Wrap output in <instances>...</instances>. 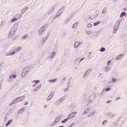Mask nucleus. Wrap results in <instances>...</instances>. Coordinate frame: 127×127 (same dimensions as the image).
Returning <instances> with one entry per match:
<instances>
[{
  "label": "nucleus",
  "instance_id": "obj_1",
  "mask_svg": "<svg viewBox=\"0 0 127 127\" xmlns=\"http://www.w3.org/2000/svg\"><path fill=\"white\" fill-rule=\"evenodd\" d=\"M120 24H121V20H118L114 27V34H116L118 32V29H120Z\"/></svg>",
  "mask_w": 127,
  "mask_h": 127
},
{
  "label": "nucleus",
  "instance_id": "obj_2",
  "mask_svg": "<svg viewBox=\"0 0 127 127\" xmlns=\"http://www.w3.org/2000/svg\"><path fill=\"white\" fill-rule=\"evenodd\" d=\"M57 4H55L53 5L48 10V14H51L53 11H54V10L55 9V7L57 6Z\"/></svg>",
  "mask_w": 127,
  "mask_h": 127
},
{
  "label": "nucleus",
  "instance_id": "obj_3",
  "mask_svg": "<svg viewBox=\"0 0 127 127\" xmlns=\"http://www.w3.org/2000/svg\"><path fill=\"white\" fill-rule=\"evenodd\" d=\"M92 70L93 69H92V68L87 69V71L85 72L83 78H86V77H87V76H88L89 74L91 73V72H92Z\"/></svg>",
  "mask_w": 127,
  "mask_h": 127
},
{
  "label": "nucleus",
  "instance_id": "obj_4",
  "mask_svg": "<svg viewBox=\"0 0 127 127\" xmlns=\"http://www.w3.org/2000/svg\"><path fill=\"white\" fill-rule=\"evenodd\" d=\"M56 55V52H53L52 53H50L49 54V56L48 57V58H51V59H53Z\"/></svg>",
  "mask_w": 127,
  "mask_h": 127
},
{
  "label": "nucleus",
  "instance_id": "obj_5",
  "mask_svg": "<svg viewBox=\"0 0 127 127\" xmlns=\"http://www.w3.org/2000/svg\"><path fill=\"white\" fill-rule=\"evenodd\" d=\"M31 69V67L30 66H27L24 68L23 71L24 72H25V73H27L29 72H30Z\"/></svg>",
  "mask_w": 127,
  "mask_h": 127
},
{
  "label": "nucleus",
  "instance_id": "obj_6",
  "mask_svg": "<svg viewBox=\"0 0 127 127\" xmlns=\"http://www.w3.org/2000/svg\"><path fill=\"white\" fill-rule=\"evenodd\" d=\"M65 10V6H63L58 11V13H63Z\"/></svg>",
  "mask_w": 127,
  "mask_h": 127
},
{
  "label": "nucleus",
  "instance_id": "obj_7",
  "mask_svg": "<svg viewBox=\"0 0 127 127\" xmlns=\"http://www.w3.org/2000/svg\"><path fill=\"white\" fill-rule=\"evenodd\" d=\"M22 49V47H15L14 49V51L15 52H16V53H17V52H19V51H20V50H21Z\"/></svg>",
  "mask_w": 127,
  "mask_h": 127
},
{
  "label": "nucleus",
  "instance_id": "obj_8",
  "mask_svg": "<svg viewBox=\"0 0 127 127\" xmlns=\"http://www.w3.org/2000/svg\"><path fill=\"white\" fill-rule=\"evenodd\" d=\"M49 25V23H46L45 25H43L41 27V29H43V30H44V31H45V30H46L47 29V27H48V26Z\"/></svg>",
  "mask_w": 127,
  "mask_h": 127
},
{
  "label": "nucleus",
  "instance_id": "obj_9",
  "mask_svg": "<svg viewBox=\"0 0 127 127\" xmlns=\"http://www.w3.org/2000/svg\"><path fill=\"white\" fill-rule=\"evenodd\" d=\"M20 97H18L15 99H14V100H13V101L15 104H17V103H19V102H20Z\"/></svg>",
  "mask_w": 127,
  "mask_h": 127
},
{
  "label": "nucleus",
  "instance_id": "obj_10",
  "mask_svg": "<svg viewBox=\"0 0 127 127\" xmlns=\"http://www.w3.org/2000/svg\"><path fill=\"white\" fill-rule=\"evenodd\" d=\"M81 43L80 42H76L74 43V47L75 48H78L80 45H81Z\"/></svg>",
  "mask_w": 127,
  "mask_h": 127
},
{
  "label": "nucleus",
  "instance_id": "obj_11",
  "mask_svg": "<svg viewBox=\"0 0 127 127\" xmlns=\"http://www.w3.org/2000/svg\"><path fill=\"white\" fill-rule=\"evenodd\" d=\"M95 114H96V111L90 112L89 114H88L87 118H91V117H93V116H94Z\"/></svg>",
  "mask_w": 127,
  "mask_h": 127
},
{
  "label": "nucleus",
  "instance_id": "obj_12",
  "mask_svg": "<svg viewBox=\"0 0 127 127\" xmlns=\"http://www.w3.org/2000/svg\"><path fill=\"white\" fill-rule=\"evenodd\" d=\"M90 110H91V109H90V108H87V109H86L84 111V112H83V113H82V116H85V115H86V114H88V113L90 112Z\"/></svg>",
  "mask_w": 127,
  "mask_h": 127
},
{
  "label": "nucleus",
  "instance_id": "obj_13",
  "mask_svg": "<svg viewBox=\"0 0 127 127\" xmlns=\"http://www.w3.org/2000/svg\"><path fill=\"white\" fill-rule=\"evenodd\" d=\"M15 31H16V30L15 29L14 30H11L9 34L10 36H12V35H14V33H15Z\"/></svg>",
  "mask_w": 127,
  "mask_h": 127
},
{
  "label": "nucleus",
  "instance_id": "obj_14",
  "mask_svg": "<svg viewBox=\"0 0 127 127\" xmlns=\"http://www.w3.org/2000/svg\"><path fill=\"white\" fill-rule=\"evenodd\" d=\"M124 55H125L124 54H122L120 55H118L117 57V60H120V59H122V58L124 57Z\"/></svg>",
  "mask_w": 127,
  "mask_h": 127
},
{
  "label": "nucleus",
  "instance_id": "obj_15",
  "mask_svg": "<svg viewBox=\"0 0 127 127\" xmlns=\"http://www.w3.org/2000/svg\"><path fill=\"white\" fill-rule=\"evenodd\" d=\"M43 32H44L43 29H42L41 28L39 31H38V35H42Z\"/></svg>",
  "mask_w": 127,
  "mask_h": 127
},
{
  "label": "nucleus",
  "instance_id": "obj_16",
  "mask_svg": "<svg viewBox=\"0 0 127 127\" xmlns=\"http://www.w3.org/2000/svg\"><path fill=\"white\" fill-rule=\"evenodd\" d=\"M24 111H25V108H23L21 109L18 111V114L21 115V114H22V113H23V112H24Z\"/></svg>",
  "mask_w": 127,
  "mask_h": 127
},
{
  "label": "nucleus",
  "instance_id": "obj_17",
  "mask_svg": "<svg viewBox=\"0 0 127 127\" xmlns=\"http://www.w3.org/2000/svg\"><path fill=\"white\" fill-rule=\"evenodd\" d=\"M111 70V68H110L109 66H106L105 68H104V71L105 72H108L109 71H110Z\"/></svg>",
  "mask_w": 127,
  "mask_h": 127
},
{
  "label": "nucleus",
  "instance_id": "obj_18",
  "mask_svg": "<svg viewBox=\"0 0 127 127\" xmlns=\"http://www.w3.org/2000/svg\"><path fill=\"white\" fill-rule=\"evenodd\" d=\"M70 108H71V109H73L74 110L76 109V108H77V105H76L75 103H73L71 105Z\"/></svg>",
  "mask_w": 127,
  "mask_h": 127
},
{
  "label": "nucleus",
  "instance_id": "obj_19",
  "mask_svg": "<svg viewBox=\"0 0 127 127\" xmlns=\"http://www.w3.org/2000/svg\"><path fill=\"white\" fill-rule=\"evenodd\" d=\"M57 81V78H55V79H50L48 80V82H51V83H54L55 82H56Z\"/></svg>",
  "mask_w": 127,
  "mask_h": 127
},
{
  "label": "nucleus",
  "instance_id": "obj_20",
  "mask_svg": "<svg viewBox=\"0 0 127 127\" xmlns=\"http://www.w3.org/2000/svg\"><path fill=\"white\" fill-rule=\"evenodd\" d=\"M12 119L8 121L7 123L6 124L5 126L6 127H8L10 125V123H12Z\"/></svg>",
  "mask_w": 127,
  "mask_h": 127
},
{
  "label": "nucleus",
  "instance_id": "obj_21",
  "mask_svg": "<svg viewBox=\"0 0 127 127\" xmlns=\"http://www.w3.org/2000/svg\"><path fill=\"white\" fill-rule=\"evenodd\" d=\"M61 101L60 100H58L55 102V104L56 106H58V105H60L61 104Z\"/></svg>",
  "mask_w": 127,
  "mask_h": 127
},
{
  "label": "nucleus",
  "instance_id": "obj_22",
  "mask_svg": "<svg viewBox=\"0 0 127 127\" xmlns=\"http://www.w3.org/2000/svg\"><path fill=\"white\" fill-rule=\"evenodd\" d=\"M126 14H127V13L126 12H123L120 15V18H123L124 15H126Z\"/></svg>",
  "mask_w": 127,
  "mask_h": 127
},
{
  "label": "nucleus",
  "instance_id": "obj_23",
  "mask_svg": "<svg viewBox=\"0 0 127 127\" xmlns=\"http://www.w3.org/2000/svg\"><path fill=\"white\" fill-rule=\"evenodd\" d=\"M95 34H96V32H91V35H93V36H90V37H92V38H96V36H95Z\"/></svg>",
  "mask_w": 127,
  "mask_h": 127
},
{
  "label": "nucleus",
  "instance_id": "obj_24",
  "mask_svg": "<svg viewBox=\"0 0 127 127\" xmlns=\"http://www.w3.org/2000/svg\"><path fill=\"white\" fill-rule=\"evenodd\" d=\"M69 120H70L69 118H67L65 119H64L63 121H62V123L63 124H64V123H66V122H67V121H69Z\"/></svg>",
  "mask_w": 127,
  "mask_h": 127
},
{
  "label": "nucleus",
  "instance_id": "obj_25",
  "mask_svg": "<svg viewBox=\"0 0 127 127\" xmlns=\"http://www.w3.org/2000/svg\"><path fill=\"white\" fill-rule=\"evenodd\" d=\"M20 102H22L25 99V96L23 95L21 97H20Z\"/></svg>",
  "mask_w": 127,
  "mask_h": 127
},
{
  "label": "nucleus",
  "instance_id": "obj_26",
  "mask_svg": "<svg viewBox=\"0 0 127 127\" xmlns=\"http://www.w3.org/2000/svg\"><path fill=\"white\" fill-rule=\"evenodd\" d=\"M4 24H5V20H2L1 21V23L0 24V25H1V26L4 25Z\"/></svg>",
  "mask_w": 127,
  "mask_h": 127
},
{
  "label": "nucleus",
  "instance_id": "obj_27",
  "mask_svg": "<svg viewBox=\"0 0 127 127\" xmlns=\"http://www.w3.org/2000/svg\"><path fill=\"white\" fill-rule=\"evenodd\" d=\"M52 98H53V97H52L50 95L48 97L47 99V102H49V101H50V100H51V99H52Z\"/></svg>",
  "mask_w": 127,
  "mask_h": 127
},
{
  "label": "nucleus",
  "instance_id": "obj_28",
  "mask_svg": "<svg viewBox=\"0 0 127 127\" xmlns=\"http://www.w3.org/2000/svg\"><path fill=\"white\" fill-rule=\"evenodd\" d=\"M102 12L103 14L107 13V8H106V7H104L103 8Z\"/></svg>",
  "mask_w": 127,
  "mask_h": 127
},
{
  "label": "nucleus",
  "instance_id": "obj_29",
  "mask_svg": "<svg viewBox=\"0 0 127 127\" xmlns=\"http://www.w3.org/2000/svg\"><path fill=\"white\" fill-rule=\"evenodd\" d=\"M100 52H105L106 51V49L104 47H102L100 50Z\"/></svg>",
  "mask_w": 127,
  "mask_h": 127
},
{
  "label": "nucleus",
  "instance_id": "obj_30",
  "mask_svg": "<svg viewBox=\"0 0 127 127\" xmlns=\"http://www.w3.org/2000/svg\"><path fill=\"white\" fill-rule=\"evenodd\" d=\"M61 119V117L59 116L55 121L57 122V123H58V122H59V121H60Z\"/></svg>",
  "mask_w": 127,
  "mask_h": 127
},
{
  "label": "nucleus",
  "instance_id": "obj_31",
  "mask_svg": "<svg viewBox=\"0 0 127 127\" xmlns=\"http://www.w3.org/2000/svg\"><path fill=\"white\" fill-rule=\"evenodd\" d=\"M108 123V121L107 120H104L103 122H102V126H106V124H107Z\"/></svg>",
  "mask_w": 127,
  "mask_h": 127
},
{
  "label": "nucleus",
  "instance_id": "obj_32",
  "mask_svg": "<svg viewBox=\"0 0 127 127\" xmlns=\"http://www.w3.org/2000/svg\"><path fill=\"white\" fill-rule=\"evenodd\" d=\"M26 10H27L26 7H25V8H24L22 10L21 13H24L26 11Z\"/></svg>",
  "mask_w": 127,
  "mask_h": 127
},
{
  "label": "nucleus",
  "instance_id": "obj_33",
  "mask_svg": "<svg viewBox=\"0 0 127 127\" xmlns=\"http://www.w3.org/2000/svg\"><path fill=\"white\" fill-rule=\"evenodd\" d=\"M42 85L41 84H39L36 88L38 89L39 90L41 88Z\"/></svg>",
  "mask_w": 127,
  "mask_h": 127
},
{
  "label": "nucleus",
  "instance_id": "obj_34",
  "mask_svg": "<svg viewBox=\"0 0 127 127\" xmlns=\"http://www.w3.org/2000/svg\"><path fill=\"white\" fill-rule=\"evenodd\" d=\"M57 124V122H56L55 120V121L51 124V127H53L54 126H55Z\"/></svg>",
  "mask_w": 127,
  "mask_h": 127
},
{
  "label": "nucleus",
  "instance_id": "obj_35",
  "mask_svg": "<svg viewBox=\"0 0 127 127\" xmlns=\"http://www.w3.org/2000/svg\"><path fill=\"white\" fill-rule=\"evenodd\" d=\"M105 93H106V92H105L104 89H103V90H102V91L100 93L101 96H103V95H105Z\"/></svg>",
  "mask_w": 127,
  "mask_h": 127
},
{
  "label": "nucleus",
  "instance_id": "obj_36",
  "mask_svg": "<svg viewBox=\"0 0 127 127\" xmlns=\"http://www.w3.org/2000/svg\"><path fill=\"white\" fill-rule=\"evenodd\" d=\"M26 74H27L26 72H23L22 73V77L23 78H25V76H26Z\"/></svg>",
  "mask_w": 127,
  "mask_h": 127
},
{
  "label": "nucleus",
  "instance_id": "obj_37",
  "mask_svg": "<svg viewBox=\"0 0 127 127\" xmlns=\"http://www.w3.org/2000/svg\"><path fill=\"white\" fill-rule=\"evenodd\" d=\"M101 22L100 21H98L97 22H95L94 23V26H97V25H98V24H100Z\"/></svg>",
  "mask_w": 127,
  "mask_h": 127
},
{
  "label": "nucleus",
  "instance_id": "obj_38",
  "mask_svg": "<svg viewBox=\"0 0 127 127\" xmlns=\"http://www.w3.org/2000/svg\"><path fill=\"white\" fill-rule=\"evenodd\" d=\"M61 14H62L60 13H58V12L56 14V17H59V16H60V15H61Z\"/></svg>",
  "mask_w": 127,
  "mask_h": 127
},
{
  "label": "nucleus",
  "instance_id": "obj_39",
  "mask_svg": "<svg viewBox=\"0 0 127 127\" xmlns=\"http://www.w3.org/2000/svg\"><path fill=\"white\" fill-rule=\"evenodd\" d=\"M92 26H93V25H92V24H91V23H89L87 25L88 28H91V27H92Z\"/></svg>",
  "mask_w": 127,
  "mask_h": 127
},
{
  "label": "nucleus",
  "instance_id": "obj_40",
  "mask_svg": "<svg viewBox=\"0 0 127 127\" xmlns=\"http://www.w3.org/2000/svg\"><path fill=\"white\" fill-rule=\"evenodd\" d=\"M77 27V23H75L73 25H72V28H76Z\"/></svg>",
  "mask_w": 127,
  "mask_h": 127
},
{
  "label": "nucleus",
  "instance_id": "obj_41",
  "mask_svg": "<svg viewBox=\"0 0 127 127\" xmlns=\"http://www.w3.org/2000/svg\"><path fill=\"white\" fill-rule=\"evenodd\" d=\"M109 91H111V87L107 88L105 89V92H109Z\"/></svg>",
  "mask_w": 127,
  "mask_h": 127
},
{
  "label": "nucleus",
  "instance_id": "obj_42",
  "mask_svg": "<svg viewBox=\"0 0 127 127\" xmlns=\"http://www.w3.org/2000/svg\"><path fill=\"white\" fill-rule=\"evenodd\" d=\"M17 20V18H14L11 20V22H14V21H16Z\"/></svg>",
  "mask_w": 127,
  "mask_h": 127
},
{
  "label": "nucleus",
  "instance_id": "obj_43",
  "mask_svg": "<svg viewBox=\"0 0 127 127\" xmlns=\"http://www.w3.org/2000/svg\"><path fill=\"white\" fill-rule=\"evenodd\" d=\"M74 116L76 115H77V112H73V113H71V114L69 115V117H71V115H74Z\"/></svg>",
  "mask_w": 127,
  "mask_h": 127
},
{
  "label": "nucleus",
  "instance_id": "obj_44",
  "mask_svg": "<svg viewBox=\"0 0 127 127\" xmlns=\"http://www.w3.org/2000/svg\"><path fill=\"white\" fill-rule=\"evenodd\" d=\"M68 91H69V88H66L64 90V93L68 92Z\"/></svg>",
  "mask_w": 127,
  "mask_h": 127
},
{
  "label": "nucleus",
  "instance_id": "obj_45",
  "mask_svg": "<svg viewBox=\"0 0 127 127\" xmlns=\"http://www.w3.org/2000/svg\"><path fill=\"white\" fill-rule=\"evenodd\" d=\"M65 100V96H63L61 99H60V101H61L62 102H63Z\"/></svg>",
  "mask_w": 127,
  "mask_h": 127
},
{
  "label": "nucleus",
  "instance_id": "obj_46",
  "mask_svg": "<svg viewBox=\"0 0 127 127\" xmlns=\"http://www.w3.org/2000/svg\"><path fill=\"white\" fill-rule=\"evenodd\" d=\"M14 102L13 101V100L12 101V102L9 104V106H12V105H14Z\"/></svg>",
  "mask_w": 127,
  "mask_h": 127
},
{
  "label": "nucleus",
  "instance_id": "obj_47",
  "mask_svg": "<svg viewBox=\"0 0 127 127\" xmlns=\"http://www.w3.org/2000/svg\"><path fill=\"white\" fill-rule=\"evenodd\" d=\"M86 34H87V35H90V34H92V33L90 31H87L86 32Z\"/></svg>",
  "mask_w": 127,
  "mask_h": 127
},
{
  "label": "nucleus",
  "instance_id": "obj_48",
  "mask_svg": "<svg viewBox=\"0 0 127 127\" xmlns=\"http://www.w3.org/2000/svg\"><path fill=\"white\" fill-rule=\"evenodd\" d=\"M16 54V52H11L10 53L11 56V55H14V54Z\"/></svg>",
  "mask_w": 127,
  "mask_h": 127
},
{
  "label": "nucleus",
  "instance_id": "obj_49",
  "mask_svg": "<svg viewBox=\"0 0 127 127\" xmlns=\"http://www.w3.org/2000/svg\"><path fill=\"white\" fill-rule=\"evenodd\" d=\"M75 116V115H71L70 117V115L68 116V117L70 119H72V118H74V116Z\"/></svg>",
  "mask_w": 127,
  "mask_h": 127
},
{
  "label": "nucleus",
  "instance_id": "obj_50",
  "mask_svg": "<svg viewBox=\"0 0 127 127\" xmlns=\"http://www.w3.org/2000/svg\"><path fill=\"white\" fill-rule=\"evenodd\" d=\"M22 39H23V40L26 39V35H24L22 37Z\"/></svg>",
  "mask_w": 127,
  "mask_h": 127
},
{
  "label": "nucleus",
  "instance_id": "obj_51",
  "mask_svg": "<svg viewBox=\"0 0 127 127\" xmlns=\"http://www.w3.org/2000/svg\"><path fill=\"white\" fill-rule=\"evenodd\" d=\"M112 81L113 82H117V81H118V80L115 78H113L112 79Z\"/></svg>",
  "mask_w": 127,
  "mask_h": 127
},
{
  "label": "nucleus",
  "instance_id": "obj_52",
  "mask_svg": "<svg viewBox=\"0 0 127 127\" xmlns=\"http://www.w3.org/2000/svg\"><path fill=\"white\" fill-rule=\"evenodd\" d=\"M52 97H54V92H52L50 94V95Z\"/></svg>",
  "mask_w": 127,
  "mask_h": 127
},
{
  "label": "nucleus",
  "instance_id": "obj_53",
  "mask_svg": "<svg viewBox=\"0 0 127 127\" xmlns=\"http://www.w3.org/2000/svg\"><path fill=\"white\" fill-rule=\"evenodd\" d=\"M84 59H85V58H81L79 61V63H81V62H82V61H83V60H84Z\"/></svg>",
  "mask_w": 127,
  "mask_h": 127
},
{
  "label": "nucleus",
  "instance_id": "obj_54",
  "mask_svg": "<svg viewBox=\"0 0 127 127\" xmlns=\"http://www.w3.org/2000/svg\"><path fill=\"white\" fill-rule=\"evenodd\" d=\"M12 78H13V79H15V78H16V75L14 74L12 75Z\"/></svg>",
  "mask_w": 127,
  "mask_h": 127
},
{
  "label": "nucleus",
  "instance_id": "obj_55",
  "mask_svg": "<svg viewBox=\"0 0 127 127\" xmlns=\"http://www.w3.org/2000/svg\"><path fill=\"white\" fill-rule=\"evenodd\" d=\"M46 39H47V38H46V39H44V38L43 39V41L42 42H43V44H44V42L46 41Z\"/></svg>",
  "mask_w": 127,
  "mask_h": 127
},
{
  "label": "nucleus",
  "instance_id": "obj_56",
  "mask_svg": "<svg viewBox=\"0 0 127 127\" xmlns=\"http://www.w3.org/2000/svg\"><path fill=\"white\" fill-rule=\"evenodd\" d=\"M111 62H112V61L111 60L107 62V65H110V64H111Z\"/></svg>",
  "mask_w": 127,
  "mask_h": 127
},
{
  "label": "nucleus",
  "instance_id": "obj_57",
  "mask_svg": "<svg viewBox=\"0 0 127 127\" xmlns=\"http://www.w3.org/2000/svg\"><path fill=\"white\" fill-rule=\"evenodd\" d=\"M48 107V106L46 104L44 105V109H47Z\"/></svg>",
  "mask_w": 127,
  "mask_h": 127
},
{
  "label": "nucleus",
  "instance_id": "obj_58",
  "mask_svg": "<svg viewBox=\"0 0 127 127\" xmlns=\"http://www.w3.org/2000/svg\"><path fill=\"white\" fill-rule=\"evenodd\" d=\"M110 103H112V100H108V101L106 102V103H107V104H110Z\"/></svg>",
  "mask_w": 127,
  "mask_h": 127
},
{
  "label": "nucleus",
  "instance_id": "obj_59",
  "mask_svg": "<svg viewBox=\"0 0 127 127\" xmlns=\"http://www.w3.org/2000/svg\"><path fill=\"white\" fill-rule=\"evenodd\" d=\"M40 80H34L33 82H35L36 84H37L39 82H40Z\"/></svg>",
  "mask_w": 127,
  "mask_h": 127
},
{
  "label": "nucleus",
  "instance_id": "obj_60",
  "mask_svg": "<svg viewBox=\"0 0 127 127\" xmlns=\"http://www.w3.org/2000/svg\"><path fill=\"white\" fill-rule=\"evenodd\" d=\"M37 91H38V89L36 87L33 90V92H36Z\"/></svg>",
  "mask_w": 127,
  "mask_h": 127
},
{
  "label": "nucleus",
  "instance_id": "obj_61",
  "mask_svg": "<svg viewBox=\"0 0 127 127\" xmlns=\"http://www.w3.org/2000/svg\"><path fill=\"white\" fill-rule=\"evenodd\" d=\"M25 106H27V105H28V102H26L24 104Z\"/></svg>",
  "mask_w": 127,
  "mask_h": 127
},
{
  "label": "nucleus",
  "instance_id": "obj_62",
  "mask_svg": "<svg viewBox=\"0 0 127 127\" xmlns=\"http://www.w3.org/2000/svg\"><path fill=\"white\" fill-rule=\"evenodd\" d=\"M6 56H11L10 53H8Z\"/></svg>",
  "mask_w": 127,
  "mask_h": 127
},
{
  "label": "nucleus",
  "instance_id": "obj_63",
  "mask_svg": "<svg viewBox=\"0 0 127 127\" xmlns=\"http://www.w3.org/2000/svg\"><path fill=\"white\" fill-rule=\"evenodd\" d=\"M115 114H113L112 116H111V118H114L115 117Z\"/></svg>",
  "mask_w": 127,
  "mask_h": 127
},
{
  "label": "nucleus",
  "instance_id": "obj_64",
  "mask_svg": "<svg viewBox=\"0 0 127 127\" xmlns=\"http://www.w3.org/2000/svg\"><path fill=\"white\" fill-rule=\"evenodd\" d=\"M19 18H21V16H22V15L21 14H19Z\"/></svg>",
  "mask_w": 127,
  "mask_h": 127
}]
</instances>
